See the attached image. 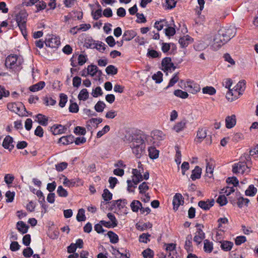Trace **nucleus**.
Listing matches in <instances>:
<instances>
[{"mask_svg": "<svg viewBox=\"0 0 258 258\" xmlns=\"http://www.w3.org/2000/svg\"><path fill=\"white\" fill-rule=\"evenodd\" d=\"M214 203L215 202L213 199L208 200L206 201H200L198 203V205L202 209L208 210L214 206Z\"/></svg>", "mask_w": 258, "mask_h": 258, "instance_id": "2eb2a0df", "label": "nucleus"}, {"mask_svg": "<svg viewBox=\"0 0 258 258\" xmlns=\"http://www.w3.org/2000/svg\"><path fill=\"white\" fill-rule=\"evenodd\" d=\"M235 34L236 30L233 28L228 29L222 28L219 30V35H221L223 41H224L225 43L233 37Z\"/></svg>", "mask_w": 258, "mask_h": 258, "instance_id": "423d86ee", "label": "nucleus"}, {"mask_svg": "<svg viewBox=\"0 0 258 258\" xmlns=\"http://www.w3.org/2000/svg\"><path fill=\"white\" fill-rule=\"evenodd\" d=\"M139 189L140 194H144L149 189V186L146 182H143L139 185Z\"/></svg>", "mask_w": 258, "mask_h": 258, "instance_id": "13d9d810", "label": "nucleus"}, {"mask_svg": "<svg viewBox=\"0 0 258 258\" xmlns=\"http://www.w3.org/2000/svg\"><path fill=\"white\" fill-rule=\"evenodd\" d=\"M162 73L159 71L156 74H155L152 76V79L156 81L157 83H160L162 81Z\"/></svg>", "mask_w": 258, "mask_h": 258, "instance_id": "3c124183", "label": "nucleus"}, {"mask_svg": "<svg viewBox=\"0 0 258 258\" xmlns=\"http://www.w3.org/2000/svg\"><path fill=\"white\" fill-rule=\"evenodd\" d=\"M226 126L228 128L233 127L236 122V116L235 115L228 116L225 119Z\"/></svg>", "mask_w": 258, "mask_h": 258, "instance_id": "a211bd4d", "label": "nucleus"}, {"mask_svg": "<svg viewBox=\"0 0 258 258\" xmlns=\"http://www.w3.org/2000/svg\"><path fill=\"white\" fill-rule=\"evenodd\" d=\"M233 246V243L229 241H224L223 242H221V248L225 251L230 250Z\"/></svg>", "mask_w": 258, "mask_h": 258, "instance_id": "c85d7f7f", "label": "nucleus"}, {"mask_svg": "<svg viewBox=\"0 0 258 258\" xmlns=\"http://www.w3.org/2000/svg\"><path fill=\"white\" fill-rule=\"evenodd\" d=\"M202 92L203 94L213 95L216 93V90L213 87L206 86L202 89Z\"/></svg>", "mask_w": 258, "mask_h": 258, "instance_id": "c756f323", "label": "nucleus"}, {"mask_svg": "<svg viewBox=\"0 0 258 258\" xmlns=\"http://www.w3.org/2000/svg\"><path fill=\"white\" fill-rule=\"evenodd\" d=\"M67 100H68V97L66 95L64 94H60V100H59V105L61 107H63L65 105H66V103H67Z\"/></svg>", "mask_w": 258, "mask_h": 258, "instance_id": "5fc2aeb1", "label": "nucleus"}, {"mask_svg": "<svg viewBox=\"0 0 258 258\" xmlns=\"http://www.w3.org/2000/svg\"><path fill=\"white\" fill-rule=\"evenodd\" d=\"M184 203V199L181 194L176 193L173 199L172 204L173 205V209L176 211L180 205Z\"/></svg>", "mask_w": 258, "mask_h": 258, "instance_id": "9b49d317", "label": "nucleus"}, {"mask_svg": "<svg viewBox=\"0 0 258 258\" xmlns=\"http://www.w3.org/2000/svg\"><path fill=\"white\" fill-rule=\"evenodd\" d=\"M179 80V77L178 76V73H176L174 75L173 77L170 80L169 84L166 87V89L173 86Z\"/></svg>", "mask_w": 258, "mask_h": 258, "instance_id": "49530a36", "label": "nucleus"}, {"mask_svg": "<svg viewBox=\"0 0 258 258\" xmlns=\"http://www.w3.org/2000/svg\"><path fill=\"white\" fill-rule=\"evenodd\" d=\"M108 75H114L117 73V69L113 65H109L105 69Z\"/></svg>", "mask_w": 258, "mask_h": 258, "instance_id": "58836bf2", "label": "nucleus"}, {"mask_svg": "<svg viewBox=\"0 0 258 258\" xmlns=\"http://www.w3.org/2000/svg\"><path fill=\"white\" fill-rule=\"evenodd\" d=\"M151 142L152 137L142 132H139V135L133 137L130 147L136 158L140 159L146 155V146Z\"/></svg>", "mask_w": 258, "mask_h": 258, "instance_id": "f257e3e1", "label": "nucleus"}, {"mask_svg": "<svg viewBox=\"0 0 258 258\" xmlns=\"http://www.w3.org/2000/svg\"><path fill=\"white\" fill-rule=\"evenodd\" d=\"M217 202L221 206H223L227 203V199L225 195H220L217 199Z\"/></svg>", "mask_w": 258, "mask_h": 258, "instance_id": "603ef678", "label": "nucleus"}, {"mask_svg": "<svg viewBox=\"0 0 258 258\" xmlns=\"http://www.w3.org/2000/svg\"><path fill=\"white\" fill-rule=\"evenodd\" d=\"M152 225L150 223H144L142 225L141 224H137V228L141 231H144V230L147 228H151L152 227Z\"/></svg>", "mask_w": 258, "mask_h": 258, "instance_id": "4d7b16f0", "label": "nucleus"}, {"mask_svg": "<svg viewBox=\"0 0 258 258\" xmlns=\"http://www.w3.org/2000/svg\"><path fill=\"white\" fill-rule=\"evenodd\" d=\"M57 193L59 197H67L68 195L67 191L61 185L58 187Z\"/></svg>", "mask_w": 258, "mask_h": 258, "instance_id": "864d4df0", "label": "nucleus"}, {"mask_svg": "<svg viewBox=\"0 0 258 258\" xmlns=\"http://www.w3.org/2000/svg\"><path fill=\"white\" fill-rule=\"evenodd\" d=\"M112 195L107 189H105L103 190L102 194V198L104 201H109L112 199Z\"/></svg>", "mask_w": 258, "mask_h": 258, "instance_id": "de8ad7c7", "label": "nucleus"}, {"mask_svg": "<svg viewBox=\"0 0 258 258\" xmlns=\"http://www.w3.org/2000/svg\"><path fill=\"white\" fill-rule=\"evenodd\" d=\"M136 35V33L133 30H127L124 32L122 39L125 41H130L133 39Z\"/></svg>", "mask_w": 258, "mask_h": 258, "instance_id": "5701e85b", "label": "nucleus"}, {"mask_svg": "<svg viewBox=\"0 0 258 258\" xmlns=\"http://www.w3.org/2000/svg\"><path fill=\"white\" fill-rule=\"evenodd\" d=\"M149 156L152 159H155L159 157V151L155 147L150 146L148 148Z\"/></svg>", "mask_w": 258, "mask_h": 258, "instance_id": "aec40b11", "label": "nucleus"}, {"mask_svg": "<svg viewBox=\"0 0 258 258\" xmlns=\"http://www.w3.org/2000/svg\"><path fill=\"white\" fill-rule=\"evenodd\" d=\"M234 191V188L233 187H226L221 189V193L225 194L226 195V196H229Z\"/></svg>", "mask_w": 258, "mask_h": 258, "instance_id": "0e129e2a", "label": "nucleus"}, {"mask_svg": "<svg viewBox=\"0 0 258 258\" xmlns=\"http://www.w3.org/2000/svg\"><path fill=\"white\" fill-rule=\"evenodd\" d=\"M110 130V127L108 125H106L101 131H99L97 134V137L99 138L104 134L107 133Z\"/></svg>", "mask_w": 258, "mask_h": 258, "instance_id": "680f3d73", "label": "nucleus"}, {"mask_svg": "<svg viewBox=\"0 0 258 258\" xmlns=\"http://www.w3.org/2000/svg\"><path fill=\"white\" fill-rule=\"evenodd\" d=\"M150 235L148 233H143L140 236L139 240L141 242L147 243L149 241V237Z\"/></svg>", "mask_w": 258, "mask_h": 258, "instance_id": "338daca9", "label": "nucleus"}, {"mask_svg": "<svg viewBox=\"0 0 258 258\" xmlns=\"http://www.w3.org/2000/svg\"><path fill=\"white\" fill-rule=\"evenodd\" d=\"M167 22L166 20L163 19L160 21H156L155 23L154 27L156 28L158 31L162 30L164 26H167Z\"/></svg>", "mask_w": 258, "mask_h": 258, "instance_id": "473e14b6", "label": "nucleus"}, {"mask_svg": "<svg viewBox=\"0 0 258 258\" xmlns=\"http://www.w3.org/2000/svg\"><path fill=\"white\" fill-rule=\"evenodd\" d=\"M74 141V137L70 135L61 137L59 139L58 143H61L63 145H69L73 143Z\"/></svg>", "mask_w": 258, "mask_h": 258, "instance_id": "412c9836", "label": "nucleus"}, {"mask_svg": "<svg viewBox=\"0 0 258 258\" xmlns=\"http://www.w3.org/2000/svg\"><path fill=\"white\" fill-rule=\"evenodd\" d=\"M207 162V167H206V173L208 174V176H209V177H212L213 176V166L212 163H210L209 162L207 161V160H206Z\"/></svg>", "mask_w": 258, "mask_h": 258, "instance_id": "37998d69", "label": "nucleus"}, {"mask_svg": "<svg viewBox=\"0 0 258 258\" xmlns=\"http://www.w3.org/2000/svg\"><path fill=\"white\" fill-rule=\"evenodd\" d=\"M7 107L9 110L20 116H27L26 113L28 112L22 103H9L7 105Z\"/></svg>", "mask_w": 258, "mask_h": 258, "instance_id": "20e7f679", "label": "nucleus"}, {"mask_svg": "<svg viewBox=\"0 0 258 258\" xmlns=\"http://www.w3.org/2000/svg\"><path fill=\"white\" fill-rule=\"evenodd\" d=\"M67 127L61 124H54L50 128V131L54 135H60L64 133Z\"/></svg>", "mask_w": 258, "mask_h": 258, "instance_id": "f8f14e48", "label": "nucleus"}, {"mask_svg": "<svg viewBox=\"0 0 258 258\" xmlns=\"http://www.w3.org/2000/svg\"><path fill=\"white\" fill-rule=\"evenodd\" d=\"M15 195V194L14 192H11L10 190L7 191L6 193V197L7 198L6 202L8 203L13 202Z\"/></svg>", "mask_w": 258, "mask_h": 258, "instance_id": "052dcab7", "label": "nucleus"}, {"mask_svg": "<svg viewBox=\"0 0 258 258\" xmlns=\"http://www.w3.org/2000/svg\"><path fill=\"white\" fill-rule=\"evenodd\" d=\"M78 64L80 66L83 65L87 61V56L81 54L78 57Z\"/></svg>", "mask_w": 258, "mask_h": 258, "instance_id": "774afa93", "label": "nucleus"}, {"mask_svg": "<svg viewBox=\"0 0 258 258\" xmlns=\"http://www.w3.org/2000/svg\"><path fill=\"white\" fill-rule=\"evenodd\" d=\"M207 132L206 128H199L197 132V142H201L206 137Z\"/></svg>", "mask_w": 258, "mask_h": 258, "instance_id": "f3484780", "label": "nucleus"}, {"mask_svg": "<svg viewBox=\"0 0 258 258\" xmlns=\"http://www.w3.org/2000/svg\"><path fill=\"white\" fill-rule=\"evenodd\" d=\"M98 67L93 64L88 66L87 68V74H89L92 76H95L96 75V72H97Z\"/></svg>", "mask_w": 258, "mask_h": 258, "instance_id": "4c0bfd02", "label": "nucleus"}, {"mask_svg": "<svg viewBox=\"0 0 258 258\" xmlns=\"http://www.w3.org/2000/svg\"><path fill=\"white\" fill-rule=\"evenodd\" d=\"M13 139L10 136H7L5 137L3 143V146L10 151L12 150L14 146L13 145Z\"/></svg>", "mask_w": 258, "mask_h": 258, "instance_id": "dca6fc26", "label": "nucleus"}, {"mask_svg": "<svg viewBox=\"0 0 258 258\" xmlns=\"http://www.w3.org/2000/svg\"><path fill=\"white\" fill-rule=\"evenodd\" d=\"M21 62L18 59V56L15 54H11L6 59L5 66L7 68L18 72L21 69Z\"/></svg>", "mask_w": 258, "mask_h": 258, "instance_id": "f03ea898", "label": "nucleus"}, {"mask_svg": "<svg viewBox=\"0 0 258 258\" xmlns=\"http://www.w3.org/2000/svg\"><path fill=\"white\" fill-rule=\"evenodd\" d=\"M107 217L111 221L112 227H115L117 225V221L113 214L111 213H109L107 215Z\"/></svg>", "mask_w": 258, "mask_h": 258, "instance_id": "09e8293b", "label": "nucleus"}, {"mask_svg": "<svg viewBox=\"0 0 258 258\" xmlns=\"http://www.w3.org/2000/svg\"><path fill=\"white\" fill-rule=\"evenodd\" d=\"M206 39L207 40L210 39L209 42H207V44H211L212 49L214 50L219 49L224 44H225L224 41H223L221 35H219V31H218L217 34L215 35L213 39H212V38L210 37L209 36H207Z\"/></svg>", "mask_w": 258, "mask_h": 258, "instance_id": "39448f33", "label": "nucleus"}, {"mask_svg": "<svg viewBox=\"0 0 258 258\" xmlns=\"http://www.w3.org/2000/svg\"><path fill=\"white\" fill-rule=\"evenodd\" d=\"M162 70L164 72L174 71L176 67L171 62V59L170 57L164 58L162 61Z\"/></svg>", "mask_w": 258, "mask_h": 258, "instance_id": "1a4fd4ad", "label": "nucleus"}, {"mask_svg": "<svg viewBox=\"0 0 258 258\" xmlns=\"http://www.w3.org/2000/svg\"><path fill=\"white\" fill-rule=\"evenodd\" d=\"M202 169L198 166H196L192 171L190 178L192 180H195L201 178Z\"/></svg>", "mask_w": 258, "mask_h": 258, "instance_id": "6ab92c4d", "label": "nucleus"}, {"mask_svg": "<svg viewBox=\"0 0 258 258\" xmlns=\"http://www.w3.org/2000/svg\"><path fill=\"white\" fill-rule=\"evenodd\" d=\"M165 30V34L167 36H172L175 34V29L172 27H168Z\"/></svg>", "mask_w": 258, "mask_h": 258, "instance_id": "69168bd1", "label": "nucleus"}, {"mask_svg": "<svg viewBox=\"0 0 258 258\" xmlns=\"http://www.w3.org/2000/svg\"><path fill=\"white\" fill-rule=\"evenodd\" d=\"M33 253V250L31 247H28L24 249L23 251V255L25 257H31Z\"/></svg>", "mask_w": 258, "mask_h": 258, "instance_id": "bf43d9fd", "label": "nucleus"}, {"mask_svg": "<svg viewBox=\"0 0 258 258\" xmlns=\"http://www.w3.org/2000/svg\"><path fill=\"white\" fill-rule=\"evenodd\" d=\"M248 168V165L246 163L239 162L233 165L232 171L234 173L243 174L246 170Z\"/></svg>", "mask_w": 258, "mask_h": 258, "instance_id": "0eeeda50", "label": "nucleus"}, {"mask_svg": "<svg viewBox=\"0 0 258 258\" xmlns=\"http://www.w3.org/2000/svg\"><path fill=\"white\" fill-rule=\"evenodd\" d=\"M9 95L10 92L6 90L4 87L0 86V99H1L3 97H8Z\"/></svg>", "mask_w": 258, "mask_h": 258, "instance_id": "e2e57ef3", "label": "nucleus"}, {"mask_svg": "<svg viewBox=\"0 0 258 258\" xmlns=\"http://www.w3.org/2000/svg\"><path fill=\"white\" fill-rule=\"evenodd\" d=\"M142 254L144 258H153L154 255L153 251L149 248L144 250Z\"/></svg>", "mask_w": 258, "mask_h": 258, "instance_id": "6e6d98bb", "label": "nucleus"}, {"mask_svg": "<svg viewBox=\"0 0 258 258\" xmlns=\"http://www.w3.org/2000/svg\"><path fill=\"white\" fill-rule=\"evenodd\" d=\"M241 95L239 94V92L234 88L232 89L228 90V92L226 93V97L229 101H232L237 99Z\"/></svg>", "mask_w": 258, "mask_h": 258, "instance_id": "4468645a", "label": "nucleus"}, {"mask_svg": "<svg viewBox=\"0 0 258 258\" xmlns=\"http://www.w3.org/2000/svg\"><path fill=\"white\" fill-rule=\"evenodd\" d=\"M174 94L176 96L182 99H185L188 96V94L186 92L183 91L182 90L178 89L174 91Z\"/></svg>", "mask_w": 258, "mask_h": 258, "instance_id": "f704fd0d", "label": "nucleus"}, {"mask_svg": "<svg viewBox=\"0 0 258 258\" xmlns=\"http://www.w3.org/2000/svg\"><path fill=\"white\" fill-rule=\"evenodd\" d=\"M38 119V122L43 126H46L47 124L48 118L44 115L41 114H38L36 116Z\"/></svg>", "mask_w": 258, "mask_h": 258, "instance_id": "7c9ffc66", "label": "nucleus"}, {"mask_svg": "<svg viewBox=\"0 0 258 258\" xmlns=\"http://www.w3.org/2000/svg\"><path fill=\"white\" fill-rule=\"evenodd\" d=\"M166 254H171L173 255H177L175 250V244L173 243L168 244L166 247Z\"/></svg>", "mask_w": 258, "mask_h": 258, "instance_id": "cd10ccee", "label": "nucleus"}, {"mask_svg": "<svg viewBox=\"0 0 258 258\" xmlns=\"http://www.w3.org/2000/svg\"><path fill=\"white\" fill-rule=\"evenodd\" d=\"M112 204L114 206H115V205H117V207L119 209H121L123 208V207L127 204V202L126 200H118L112 201Z\"/></svg>", "mask_w": 258, "mask_h": 258, "instance_id": "79ce46f5", "label": "nucleus"}, {"mask_svg": "<svg viewBox=\"0 0 258 258\" xmlns=\"http://www.w3.org/2000/svg\"><path fill=\"white\" fill-rule=\"evenodd\" d=\"M105 104L101 101H99L95 105L94 108L98 112H102L105 107Z\"/></svg>", "mask_w": 258, "mask_h": 258, "instance_id": "ea45409f", "label": "nucleus"}, {"mask_svg": "<svg viewBox=\"0 0 258 258\" xmlns=\"http://www.w3.org/2000/svg\"><path fill=\"white\" fill-rule=\"evenodd\" d=\"M142 203L138 200H134L131 204V208L134 212H138L139 210L141 209Z\"/></svg>", "mask_w": 258, "mask_h": 258, "instance_id": "393cba45", "label": "nucleus"}, {"mask_svg": "<svg viewBox=\"0 0 258 258\" xmlns=\"http://www.w3.org/2000/svg\"><path fill=\"white\" fill-rule=\"evenodd\" d=\"M45 43L47 46L51 48H56L60 44L59 39L53 35L46 38Z\"/></svg>", "mask_w": 258, "mask_h": 258, "instance_id": "9d476101", "label": "nucleus"}, {"mask_svg": "<svg viewBox=\"0 0 258 258\" xmlns=\"http://www.w3.org/2000/svg\"><path fill=\"white\" fill-rule=\"evenodd\" d=\"M256 191V188L253 185H250L248 189L245 190V194L248 196H253L255 195Z\"/></svg>", "mask_w": 258, "mask_h": 258, "instance_id": "a19ab883", "label": "nucleus"}, {"mask_svg": "<svg viewBox=\"0 0 258 258\" xmlns=\"http://www.w3.org/2000/svg\"><path fill=\"white\" fill-rule=\"evenodd\" d=\"M186 123V122L185 120L178 122L173 126V130L176 132L178 133L185 127Z\"/></svg>", "mask_w": 258, "mask_h": 258, "instance_id": "a878e982", "label": "nucleus"}, {"mask_svg": "<svg viewBox=\"0 0 258 258\" xmlns=\"http://www.w3.org/2000/svg\"><path fill=\"white\" fill-rule=\"evenodd\" d=\"M246 82L244 80H241L234 87L236 90L239 92V94H242V92L245 89Z\"/></svg>", "mask_w": 258, "mask_h": 258, "instance_id": "bb28decb", "label": "nucleus"}, {"mask_svg": "<svg viewBox=\"0 0 258 258\" xmlns=\"http://www.w3.org/2000/svg\"><path fill=\"white\" fill-rule=\"evenodd\" d=\"M153 136L151 137L152 139H156L158 140H162L164 138V135L162 132L156 130L153 133Z\"/></svg>", "mask_w": 258, "mask_h": 258, "instance_id": "e433bc0d", "label": "nucleus"}, {"mask_svg": "<svg viewBox=\"0 0 258 258\" xmlns=\"http://www.w3.org/2000/svg\"><path fill=\"white\" fill-rule=\"evenodd\" d=\"M77 220L79 222L84 221L86 220V216L85 215V210L84 209H80L79 210L77 215Z\"/></svg>", "mask_w": 258, "mask_h": 258, "instance_id": "c9c22d12", "label": "nucleus"}, {"mask_svg": "<svg viewBox=\"0 0 258 258\" xmlns=\"http://www.w3.org/2000/svg\"><path fill=\"white\" fill-rule=\"evenodd\" d=\"M107 235L110 239V241L112 243H116L118 241V237L117 234L112 231H109Z\"/></svg>", "mask_w": 258, "mask_h": 258, "instance_id": "72a5a7b5", "label": "nucleus"}, {"mask_svg": "<svg viewBox=\"0 0 258 258\" xmlns=\"http://www.w3.org/2000/svg\"><path fill=\"white\" fill-rule=\"evenodd\" d=\"M45 85V83L43 81H40L37 84L31 86L29 90L31 92H36L42 89Z\"/></svg>", "mask_w": 258, "mask_h": 258, "instance_id": "4be33fe9", "label": "nucleus"}, {"mask_svg": "<svg viewBox=\"0 0 258 258\" xmlns=\"http://www.w3.org/2000/svg\"><path fill=\"white\" fill-rule=\"evenodd\" d=\"M249 202V200L248 199L240 197L238 198L237 203L238 207L241 208L244 205H247Z\"/></svg>", "mask_w": 258, "mask_h": 258, "instance_id": "8fccbe9b", "label": "nucleus"}, {"mask_svg": "<svg viewBox=\"0 0 258 258\" xmlns=\"http://www.w3.org/2000/svg\"><path fill=\"white\" fill-rule=\"evenodd\" d=\"M17 228L20 232L25 234L28 231V226L23 221H19L17 223Z\"/></svg>", "mask_w": 258, "mask_h": 258, "instance_id": "b1692460", "label": "nucleus"}, {"mask_svg": "<svg viewBox=\"0 0 258 258\" xmlns=\"http://www.w3.org/2000/svg\"><path fill=\"white\" fill-rule=\"evenodd\" d=\"M132 174V181L135 185H137L143 180V178L140 169L138 170L137 169H133Z\"/></svg>", "mask_w": 258, "mask_h": 258, "instance_id": "ddd939ff", "label": "nucleus"}, {"mask_svg": "<svg viewBox=\"0 0 258 258\" xmlns=\"http://www.w3.org/2000/svg\"><path fill=\"white\" fill-rule=\"evenodd\" d=\"M204 248L205 251L211 252L213 249V243L206 239L204 241Z\"/></svg>", "mask_w": 258, "mask_h": 258, "instance_id": "c03bdc74", "label": "nucleus"}, {"mask_svg": "<svg viewBox=\"0 0 258 258\" xmlns=\"http://www.w3.org/2000/svg\"><path fill=\"white\" fill-rule=\"evenodd\" d=\"M196 226L197 227V231L194 237V241L196 242L197 244H199L205 238V233L201 229V227H203L202 225L200 224H197Z\"/></svg>", "mask_w": 258, "mask_h": 258, "instance_id": "6e6552de", "label": "nucleus"}, {"mask_svg": "<svg viewBox=\"0 0 258 258\" xmlns=\"http://www.w3.org/2000/svg\"><path fill=\"white\" fill-rule=\"evenodd\" d=\"M27 14L25 12H20L16 16V20L23 36H27L26 26Z\"/></svg>", "mask_w": 258, "mask_h": 258, "instance_id": "7ed1b4c3", "label": "nucleus"}, {"mask_svg": "<svg viewBox=\"0 0 258 258\" xmlns=\"http://www.w3.org/2000/svg\"><path fill=\"white\" fill-rule=\"evenodd\" d=\"M78 99L80 100H86L89 98V93L86 89H82L78 95Z\"/></svg>", "mask_w": 258, "mask_h": 258, "instance_id": "2f4dec72", "label": "nucleus"}, {"mask_svg": "<svg viewBox=\"0 0 258 258\" xmlns=\"http://www.w3.org/2000/svg\"><path fill=\"white\" fill-rule=\"evenodd\" d=\"M176 154L175 161L177 164L179 165L181 160V153L178 146H175Z\"/></svg>", "mask_w": 258, "mask_h": 258, "instance_id": "a18cd8bd", "label": "nucleus"}]
</instances>
